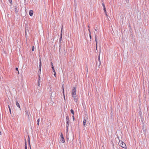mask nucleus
I'll return each instance as SVG.
<instances>
[{
    "label": "nucleus",
    "instance_id": "nucleus-1",
    "mask_svg": "<svg viewBox=\"0 0 149 149\" xmlns=\"http://www.w3.org/2000/svg\"><path fill=\"white\" fill-rule=\"evenodd\" d=\"M26 113V116L27 117L28 120L29 121L32 120V117L30 114L29 112L28 111L26 110L25 111Z\"/></svg>",
    "mask_w": 149,
    "mask_h": 149
},
{
    "label": "nucleus",
    "instance_id": "nucleus-2",
    "mask_svg": "<svg viewBox=\"0 0 149 149\" xmlns=\"http://www.w3.org/2000/svg\"><path fill=\"white\" fill-rule=\"evenodd\" d=\"M118 143L119 145L123 148H126V146L125 144L122 141H120Z\"/></svg>",
    "mask_w": 149,
    "mask_h": 149
},
{
    "label": "nucleus",
    "instance_id": "nucleus-3",
    "mask_svg": "<svg viewBox=\"0 0 149 149\" xmlns=\"http://www.w3.org/2000/svg\"><path fill=\"white\" fill-rule=\"evenodd\" d=\"M76 88L75 87H74L72 91V95L73 97L74 98V97L76 95Z\"/></svg>",
    "mask_w": 149,
    "mask_h": 149
},
{
    "label": "nucleus",
    "instance_id": "nucleus-4",
    "mask_svg": "<svg viewBox=\"0 0 149 149\" xmlns=\"http://www.w3.org/2000/svg\"><path fill=\"white\" fill-rule=\"evenodd\" d=\"M60 136L61 138L60 140L62 143H64L65 142V140L63 137V134L62 133L61 134Z\"/></svg>",
    "mask_w": 149,
    "mask_h": 149
},
{
    "label": "nucleus",
    "instance_id": "nucleus-5",
    "mask_svg": "<svg viewBox=\"0 0 149 149\" xmlns=\"http://www.w3.org/2000/svg\"><path fill=\"white\" fill-rule=\"evenodd\" d=\"M16 104L17 105V106L19 107V110H21V108L20 107V106L19 105V103L18 102V101H16Z\"/></svg>",
    "mask_w": 149,
    "mask_h": 149
},
{
    "label": "nucleus",
    "instance_id": "nucleus-6",
    "mask_svg": "<svg viewBox=\"0 0 149 149\" xmlns=\"http://www.w3.org/2000/svg\"><path fill=\"white\" fill-rule=\"evenodd\" d=\"M95 41L96 42V48H97V36L95 34Z\"/></svg>",
    "mask_w": 149,
    "mask_h": 149
},
{
    "label": "nucleus",
    "instance_id": "nucleus-7",
    "mask_svg": "<svg viewBox=\"0 0 149 149\" xmlns=\"http://www.w3.org/2000/svg\"><path fill=\"white\" fill-rule=\"evenodd\" d=\"M101 64V62L100 61H97L96 62V65L97 66H98V68H100V66Z\"/></svg>",
    "mask_w": 149,
    "mask_h": 149
},
{
    "label": "nucleus",
    "instance_id": "nucleus-8",
    "mask_svg": "<svg viewBox=\"0 0 149 149\" xmlns=\"http://www.w3.org/2000/svg\"><path fill=\"white\" fill-rule=\"evenodd\" d=\"M33 11L32 10H31L29 12V15L30 16H32L33 15Z\"/></svg>",
    "mask_w": 149,
    "mask_h": 149
},
{
    "label": "nucleus",
    "instance_id": "nucleus-9",
    "mask_svg": "<svg viewBox=\"0 0 149 149\" xmlns=\"http://www.w3.org/2000/svg\"><path fill=\"white\" fill-rule=\"evenodd\" d=\"M69 122H67V123H66V130H67V131H68V127L69 126Z\"/></svg>",
    "mask_w": 149,
    "mask_h": 149
},
{
    "label": "nucleus",
    "instance_id": "nucleus-10",
    "mask_svg": "<svg viewBox=\"0 0 149 149\" xmlns=\"http://www.w3.org/2000/svg\"><path fill=\"white\" fill-rule=\"evenodd\" d=\"M61 41H60L59 40V52H60V49H61Z\"/></svg>",
    "mask_w": 149,
    "mask_h": 149
},
{
    "label": "nucleus",
    "instance_id": "nucleus-11",
    "mask_svg": "<svg viewBox=\"0 0 149 149\" xmlns=\"http://www.w3.org/2000/svg\"><path fill=\"white\" fill-rule=\"evenodd\" d=\"M61 36L60 37V38L59 39V40L61 41L62 40V29L61 30Z\"/></svg>",
    "mask_w": 149,
    "mask_h": 149
},
{
    "label": "nucleus",
    "instance_id": "nucleus-12",
    "mask_svg": "<svg viewBox=\"0 0 149 149\" xmlns=\"http://www.w3.org/2000/svg\"><path fill=\"white\" fill-rule=\"evenodd\" d=\"M51 65L52 68V69L53 71L54 70H55L54 68V67L53 65V63L52 62L51 63Z\"/></svg>",
    "mask_w": 149,
    "mask_h": 149
},
{
    "label": "nucleus",
    "instance_id": "nucleus-13",
    "mask_svg": "<svg viewBox=\"0 0 149 149\" xmlns=\"http://www.w3.org/2000/svg\"><path fill=\"white\" fill-rule=\"evenodd\" d=\"M66 121H69V118L68 116V115H67L66 116Z\"/></svg>",
    "mask_w": 149,
    "mask_h": 149
},
{
    "label": "nucleus",
    "instance_id": "nucleus-14",
    "mask_svg": "<svg viewBox=\"0 0 149 149\" xmlns=\"http://www.w3.org/2000/svg\"><path fill=\"white\" fill-rule=\"evenodd\" d=\"M40 79H38V86H40Z\"/></svg>",
    "mask_w": 149,
    "mask_h": 149
},
{
    "label": "nucleus",
    "instance_id": "nucleus-15",
    "mask_svg": "<svg viewBox=\"0 0 149 149\" xmlns=\"http://www.w3.org/2000/svg\"><path fill=\"white\" fill-rule=\"evenodd\" d=\"M25 149H27V147L26 145V139H25Z\"/></svg>",
    "mask_w": 149,
    "mask_h": 149
},
{
    "label": "nucleus",
    "instance_id": "nucleus-16",
    "mask_svg": "<svg viewBox=\"0 0 149 149\" xmlns=\"http://www.w3.org/2000/svg\"><path fill=\"white\" fill-rule=\"evenodd\" d=\"M15 11L16 13H17L18 11L17 7L16 6H15Z\"/></svg>",
    "mask_w": 149,
    "mask_h": 149
},
{
    "label": "nucleus",
    "instance_id": "nucleus-17",
    "mask_svg": "<svg viewBox=\"0 0 149 149\" xmlns=\"http://www.w3.org/2000/svg\"><path fill=\"white\" fill-rule=\"evenodd\" d=\"M76 97V96H75L74 97V102H77V101H78V99Z\"/></svg>",
    "mask_w": 149,
    "mask_h": 149
},
{
    "label": "nucleus",
    "instance_id": "nucleus-18",
    "mask_svg": "<svg viewBox=\"0 0 149 149\" xmlns=\"http://www.w3.org/2000/svg\"><path fill=\"white\" fill-rule=\"evenodd\" d=\"M70 112L71 113L73 114V115L74 114V110L72 109L70 110Z\"/></svg>",
    "mask_w": 149,
    "mask_h": 149
},
{
    "label": "nucleus",
    "instance_id": "nucleus-19",
    "mask_svg": "<svg viewBox=\"0 0 149 149\" xmlns=\"http://www.w3.org/2000/svg\"><path fill=\"white\" fill-rule=\"evenodd\" d=\"M28 141L29 144L30 145V147H31V146H30V138H29V136H28Z\"/></svg>",
    "mask_w": 149,
    "mask_h": 149
},
{
    "label": "nucleus",
    "instance_id": "nucleus-20",
    "mask_svg": "<svg viewBox=\"0 0 149 149\" xmlns=\"http://www.w3.org/2000/svg\"><path fill=\"white\" fill-rule=\"evenodd\" d=\"M62 88H63V93L64 95V88L63 86L62 85Z\"/></svg>",
    "mask_w": 149,
    "mask_h": 149
},
{
    "label": "nucleus",
    "instance_id": "nucleus-21",
    "mask_svg": "<svg viewBox=\"0 0 149 149\" xmlns=\"http://www.w3.org/2000/svg\"><path fill=\"white\" fill-rule=\"evenodd\" d=\"M53 93L52 92L51 93V97H55V95L54 96L53 94Z\"/></svg>",
    "mask_w": 149,
    "mask_h": 149
},
{
    "label": "nucleus",
    "instance_id": "nucleus-22",
    "mask_svg": "<svg viewBox=\"0 0 149 149\" xmlns=\"http://www.w3.org/2000/svg\"><path fill=\"white\" fill-rule=\"evenodd\" d=\"M54 72V74L55 77H56V72L55 71V70L53 71Z\"/></svg>",
    "mask_w": 149,
    "mask_h": 149
},
{
    "label": "nucleus",
    "instance_id": "nucleus-23",
    "mask_svg": "<svg viewBox=\"0 0 149 149\" xmlns=\"http://www.w3.org/2000/svg\"><path fill=\"white\" fill-rule=\"evenodd\" d=\"M100 52L99 55L98 56V61H100Z\"/></svg>",
    "mask_w": 149,
    "mask_h": 149
},
{
    "label": "nucleus",
    "instance_id": "nucleus-24",
    "mask_svg": "<svg viewBox=\"0 0 149 149\" xmlns=\"http://www.w3.org/2000/svg\"><path fill=\"white\" fill-rule=\"evenodd\" d=\"M42 64L41 62H40L39 63V68H41Z\"/></svg>",
    "mask_w": 149,
    "mask_h": 149
},
{
    "label": "nucleus",
    "instance_id": "nucleus-25",
    "mask_svg": "<svg viewBox=\"0 0 149 149\" xmlns=\"http://www.w3.org/2000/svg\"><path fill=\"white\" fill-rule=\"evenodd\" d=\"M102 6L103 7V9L106 8L105 5L104 3H102Z\"/></svg>",
    "mask_w": 149,
    "mask_h": 149
},
{
    "label": "nucleus",
    "instance_id": "nucleus-26",
    "mask_svg": "<svg viewBox=\"0 0 149 149\" xmlns=\"http://www.w3.org/2000/svg\"><path fill=\"white\" fill-rule=\"evenodd\" d=\"M8 108L9 109V111H10V113H11V109H10V106H9V105H8Z\"/></svg>",
    "mask_w": 149,
    "mask_h": 149
},
{
    "label": "nucleus",
    "instance_id": "nucleus-27",
    "mask_svg": "<svg viewBox=\"0 0 149 149\" xmlns=\"http://www.w3.org/2000/svg\"><path fill=\"white\" fill-rule=\"evenodd\" d=\"M86 122H83V125L84 127H86Z\"/></svg>",
    "mask_w": 149,
    "mask_h": 149
},
{
    "label": "nucleus",
    "instance_id": "nucleus-28",
    "mask_svg": "<svg viewBox=\"0 0 149 149\" xmlns=\"http://www.w3.org/2000/svg\"><path fill=\"white\" fill-rule=\"evenodd\" d=\"M143 131H145L146 130L145 127H144V125L143 126Z\"/></svg>",
    "mask_w": 149,
    "mask_h": 149
},
{
    "label": "nucleus",
    "instance_id": "nucleus-29",
    "mask_svg": "<svg viewBox=\"0 0 149 149\" xmlns=\"http://www.w3.org/2000/svg\"><path fill=\"white\" fill-rule=\"evenodd\" d=\"M15 70H16L18 71V73L19 74V71H18V68H15Z\"/></svg>",
    "mask_w": 149,
    "mask_h": 149
},
{
    "label": "nucleus",
    "instance_id": "nucleus-30",
    "mask_svg": "<svg viewBox=\"0 0 149 149\" xmlns=\"http://www.w3.org/2000/svg\"><path fill=\"white\" fill-rule=\"evenodd\" d=\"M88 118H86V119L84 117V121H86V120H88Z\"/></svg>",
    "mask_w": 149,
    "mask_h": 149
},
{
    "label": "nucleus",
    "instance_id": "nucleus-31",
    "mask_svg": "<svg viewBox=\"0 0 149 149\" xmlns=\"http://www.w3.org/2000/svg\"><path fill=\"white\" fill-rule=\"evenodd\" d=\"M104 10V13H107L106 10V8L103 9Z\"/></svg>",
    "mask_w": 149,
    "mask_h": 149
},
{
    "label": "nucleus",
    "instance_id": "nucleus-32",
    "mask_svg": "<svg viewBox=\"0 0 149 149\" xmlns=\"http://www.w3.org/2000/svg\"><path fill=\"white\" fill-rule=\"evenodd\" d=\"M89 37H90V41L91 40V34H90V35H89Z\"/></svg>",
    "mask_w": 149,
    "mask_h": 149
},
{
    "label": "nucleus",
    "instance_id": "nucleus-33",
    "mask_svg": "<svg viewBox=\"0 0 149 149\" xmlns=\"http://www.w3.org/2000/svg\"><path fill=\"white\" fill-rule=\"evenodd\" d=\"M34 46H33L32 47V50L33 51H34Z\"/></svg>",
    "mask_w": 149,
    "mask_h": 149
},
{
    "label": "nucleus",
    "instance_id": "nucleus-34",
    "mask_svg": "<svg viewBox=\"0 0 149 149\" xmlns=\"http://www.w3.org/2000/svg\"><path fill=\"white\" fill-rule=\"evenodd\" d=\"M9 1L10 3H12V0H8Z\"/></svg>",
    "mask_w": 149,
    "mask_h": 149
},
{
    "label": "nucleus",
    "instance_id": "nucleus-35",
    "mask_svg": "<svg viewBox=\"0 0 149 149\" xmlns=\"http://www.w3.org/2000/svg\"><path fill=\"white\" fill-rule=\"evenodd\" d=\"M72 118H73V121H74L75 118H74V116H72Z\"/></svg>",
    "mask_w": 149,
    "mask_h": 149
},
{
    "label": "nucleus",
    "instance_id": "nucleus-36",
    "mask_svg": "<svg viewBox=\"0 0 149 149\" xmlns=\"http://www.w3.org/2000/svg\"><path fill=\"white\" fill-rule=\"evenodd\" d=\"M37 125H39V122H37Z\"/></svg>",
    "mask_w": 149,
    "mask_h": 149
},
{
    "label": "nucleus",
    "instance_id": "nucleus-37",
    "mask_svg": "<svg viewBox=\"0 0 149 149\" xmlns=\"http://www.w3.org/2000/svg\"><path fill=\"white\" fill-rule=\"evenodd\" d=\"M41 71V68H39V71H40V73Z\"/></svg>",
    "mask_w": 149,
    "mask_h": 149
},
{
    "label": "nucleus",
    "instance_id": "nucleus-38",
    "mask_svg": "<svg viewBox=\"0 0 149 149\" xmlns=\"http://www.w3.org/2000/svg\"><path fill=\"white\" fill-rule=\"evenodd\" d=\"M39 61H40V62H41V58H40L39 59Z\"/></svg>",
    "mask_w": 149,
    "mask_h": 149
},
{
    "label": "nucleus",
    "instance_id": "nucleus-39",
    "mask_svg": "<svg viewBox=\"0 0 149 149\" xmlns=\"http://www.w3.org/2000/svg\"><path fill=\"white\" fill-rule=\"evenodd\" d=\"M88 31L89 32V31L90 32V31H91L90 29H88Z\"/></svg>",
    "mask_w": 149,
    "mask_h": 149
},
{
    "label": "nucleus",
    "instance_id": "nucleus-40",
    "mask_svg": "<svg viewBox=\"0 0 149 149\" xmlns=\"http://www.w3.org/2000/svg\"><path fill=\"white\" fill-rule=\"evenodd\" d=\"M89 35H90V34H91V31H90V32H89Z\"/></svg>",
    "mask_w": 149,
    "mask_h": 149
},
{
    "label": "nucleus",
    "instance_id": "nucleus-41",
    "mask_svg": "<svg viewBox=\"0 0 149 149\" xmlns=\"http://www.w3.org/2000/svg\"><path fill=\"white\" fill-rule=\"evenodd\" d=\"M40 79V76L39 74V78H38V79Z\"/></svg>",
    "mask_w": 149,
    "mask_h": 149
},
{
    "label": "nucleus",
    "instance_id": "nucleus-42",
    "mask_svg": "<svg viewBox=\"0 0 149 149\" xmlns=\"http://www.w3.org/2000/svg\"><path fill=\"white\" fill-rule=\"evenodd\" d=\"M105 15L107 16H108L107 15V13H105Z\"/></svg>",
    "mask_w": 149,
    "mask_h": 149
},
{
    "label": "nucleus",
    "instance_id": "nucleus-43",
    "mask_svg": "<svg viewBox=\"0 0 149 149\" xmlns=\"http://www.w3.org/2000/svg\"><path fill=\"white\" fill-rule=\"evenodd\" d=\"M37 121H40V119H38Z\"/></svg>",
    "mask_w": 149,
    "mask_h": 149
},
{
    "label": "nucleus",
    "instance_id": "nucleus-44",
    "mask_svg": "<svg viewBox=\"0 0 149 149\" xmlns=\"http://www.w3.org/2000/svg\"><path fill=\"white\" fill-rule=\"evenodd\" d=\"M127 3H129V1L128 0V2L127 1Z\"/></svg>",
    "mask_w": 149,
    "mask_h": 149
},
{
    "label": "nucleus",
    "instance_id": "nucleus-45",
    "mask_svg": "<svg viewBox=\"0 0 149 149\" xmlns=\"http://www.w3.org/2000/svg\"><path fill=\"white\" fill-rule=\"evenodd\" d=\"M88 28H90V26H88Z\"/></svg>",
    "mask_w": 149,
    "mask_h": 149
},
{
    "label": "nucleus",
    "instance_id": "nucleus-46",
    "mask_svg": "<svg viewBox=\"0 0 149 149\" xmlns=\"http://www.w3.org/2000/svg\"><path fill=\"white\" fill-rule=\"evenodd\" d=\"M95 30L96 31H97V29H95Z\"/></svg>",
    "mask_w": 149,
    "mask_h": 149
},
{
    "label": "nucleus",
    "instance_id": "nucleus-47",
    "mask_svg": "<svg viewBox=\"0 0 149 149\" xmlns=\"http://www.w3.org/2000/svg\"><path fill=\"white\" fill-rule=\"evenodd\" d=\"M54 94L55 95V93H54Z\"/></svg>",
    "mask_w": 149,
    "mask_h": 149
},
{
    "label": "nucleus",
    "instance_id": "nucleus-48",
    "mask_svg": "<svg viewBox=\"0 0 149 149\" xmlns=\"http://www.w3.org/2000/svg\"><path fill=\"white\" fill-rule=\"evenodd\" d=\"M26 0H24V1H25Z\"/></svg>",
    "mask_w": 149,
    "mask_h": 149
}]
</instances>
